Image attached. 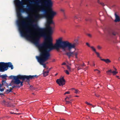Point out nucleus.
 <instances>
[{
  "instance_id": "obj_1",
  "label": "nucleus",
  "mask_w": 120,
  "mask_h": 120,
  "mask_svg": "<svg viewBox=\"0 0 120 120\" xmlns=\"http://www.w3.org/2000/svg\"><path fill=\"white\" fill-rule=\"evenodd\" d=\"M40 3V10L44 13L35 16V18L37 19L41 17H45L47 20L46 25L47 28H40L37 24H33L34 21L31 19L29 15L28 16L25 17L24 19L18 22L19 30L21 35L30 39L34 44L35 41L37 38H39V44L41 37H46L47 30L49 35L45 38L44 41L48 37H50L52 38L51 35L52 33V29L50 24L53 23L52 19L56 14V13L53 11L52 8V3L51 0Z\"/></svg>"
},
{
  "instance_id": "obj_2",
  "label": "nucleus",
  "mask_w": 120,
  "mask_h": 120,
  "mask_svg": "<svg viewBox=\"0 0 120 120\" xmlns=\"http://www.w3.org/2000/svg\"><path fill=\"white\" fill-rule=\"evenodd\" d=\"M39 40V38H37L34 42L40 52L39 56H36V57L38 62L43 65L44 68H46V66L45 64L44 63L49 59L50 56L49 52L51 51L54 49L58 50L60 48L65 50L67 48L70 50L72 49H75L78 44L77 43H72L68 41H62V38H61L56 41V43L54 45L50 37H47V40L41 44L38 43Z\"/></svg>"
},
{
  "instance_id": "obj_3",
  "label": "nucleus",
  "mask_w": 120,
  "mask_h": 120,
  "mask_svg": "<svg viewBox=\"0 0 120 120\" xmlns=\"http://www.w3.org/2000/svg\"><path fill=\"white\" fill-rule=\"evenodd\" d=\"M24 1H30V0H15L14 3L17 7L16 8L17 15L19 18L22 17L21 12H26L27 14V7L24 8V5L26 4Z\"/></svg>"
},
{
  "instance_id": "obj_4",
  "label": "nucleus",
  "mask_w": 120,
  "mask_h": 120,
  "mask_svg": "<svg viewBox=\"0 0 120 120\" xmlns=\"http://www.w3.org/2000/svg\"><path fill=\"white\" fill-rule=\"evenodd\" d=\"M8 67L11 68V70L14 68L13 65L11 63L0 62V71L1 72H2L5 71H6L8 69Z\"/></svg>"
},
{
  "instance_id": "obj_5",
  "label": "nucleus",
  "mask_w": 120,
  "mask_h": 120,
  "mask_svg": "<svg viewBox=\"0 0 120 120\" xmlns=\"http://www.w3.org/2000/svg\"><path fill=\"white\" fill-rule=\"evenodd\" d=\"M38 76L37 75H22V80L24 81L26 80V81L28 82L29 83L30 82V79H34L35 78H37Z\"/></svg>"
},
{
  "instance_id": "obj_6",
  "label": "nucleus",
  "mask_w": 120,
  "mask_h": 120,
  "mask_svg": "<svg viewBox=\"0 0 120 120\" xmlns=\"http://www.w3.org/2000/svg\"><path fill=\"white\" fill-rule=\"evenodd\" d=\"M9 78L10 79H13L14 80H12V81L14 84L15 83H17L19 81L17 80L18 79H19L22 80V75H19L16 76L11 75L9 77Z\"/></svg>"
},
{
  "instance_id": "obj_7",
  "label": "nucleus",
  "mask_w": 120,
  "mask_h": 120,
  "mask_svg": "<svg viewBox=\"0 0 120 120\" xmlns=\"http://www.w3.org/2000/svg\"><path fill=\"white\" fill-rule=\"evenodd\" d=\"M79 54L78 52H67L65 54L67 55L69 58H70L71 56L74 57V55L75 56V58H78L77 55Z\"/></svg>"
},
{
  "instance_id": "obj_8",
  "label": "nucleus",
  "mask_w": 120,
  "mask_h": 120,
  "mask_svg": "<svg viewBox=\"0 0 120 120\" xmlns=\"http://www.w3.org/2000/svg\"><path fill=\"white\" fill-rule=\"evenodd\" d=\"M56 82L57 83L59 84V86H63L65 85V81L64 77L58 79Z\"/></svg>"
},
{
  "instance_id": "obj_9",
  "label": "nucleus",
  "mask_w": 120,
  "mask_h": 120,
  "mask_svg": "<svg viewBox=\"0 0 120 120\" xmlns=\"http://www.w3.org/2000/svg\"><path fill=\"white\" fill-rule=\"evenodd\" d=\"M26 7H27V14L30 12H33L34 11L33 7L30 4L27 5Z\"/></svg>"
},
{
  "instance_id": "obj_10",
  "label": "nucleus",
  "mask_w": 120,
  "mask_h": 120,
  "mask_svg": "<svg viewBox=\"0 0 120 120\" xmlns=\"http://www.w3.org/2000/svg\"><path fill=\"white\" fill-rule=\"evenodd\" d=\"M1 104L3 105L7 106L8 107H10L9 105V103L8 102H6L4 100H1L0 101Z\"/></svg>"
},
{
  "instance_id": "obj_11",
  "label": "nucleus",
  "mask_w": 120,
  "mask_h": 120,
  "mask_svg": "<svg viewBox=\"0 0 120 120\" xmlns=\"http://www.w3.org/2000/svg\"><path fill=\"white\" fill-rule=\"evenodd\" d=\"M107 73L108 74L110 75V73H112L113 75H115L118 73V72L117 71H112L111 70H110L106 71Z\"/></svg>"
},
{
  "instance_id": "obj_12",
  "label": "nucleus",
  "mask_w": 120,
  "mask_h": 120,
  "mask_svg": "<svg viewBox=\"0 0 120 120\" xmlns=\"http://www.w3.org/2000/svg\"><path fill=\"white\" fill-rule=\"evenodd\" d=\"M115 19L114 20V21L116 22L120 21V17L117 15L116 13H115Z\"/></svg>"
},
{
  "instance_id": "obj_13",
  "label": "nucleus",
  "mask_w": 120,
  "mask_h": 120,
  "mask_svg": "<svg viewBox=\"0 0 120 120\" xmlns=\"http://www.w3.org/2000/svg\"><path fill=\"white\" fill-rule=\"evenodd\" d=\"M101 60L102 61H104L107 64H108L111 62V61L109 59H101Z\"/></svg>"
},
{
  "instance_id": "obj_14",
  "label": "nucleus",
  "mask_w": 120,
  "mask_h": 120,
  "mask_svg": "<svg viewBox=\"0 0 120 120\" xmlns=\"http://www.w3.org/2000/svg\"><path fill=\"white\" fill-rule=\"evenodd\" d=\"M19 79H17V80L19 81L17 83H14V84H17V85H18L20 83V85H21V86H22L23 85L22 83L23 82V81L22 80V81H21Z\"/></svg>"
},
{
  "instance_id": "obj_15",
  "label": "nucleus",
  "mask_w": 120,
  "mask_h": 120,
  "mask_svg": "<svg viewBox=\"0 0 120 120\" xmlns=\"http://www.w3.org/2000/svg\"><path fill=\"white\" fill-rule=\"evenodd\" d=\"M49 72V70H48L47 71H43V74L44 77H46L48 75V73Z\"/></svg>"
},
{
  "instance_id": "obj_16",
  "label": "nucleus",
  "mask_w": 120,
  "mask_h": 120,
  "mask_svg": "<svg viewBox=\"0 0 120 120\" xmlns=\"http://www.w3.org/2000/svg\"><path fill=\"white\" fill-rule=\"evenodd\" d=\"M77 66L76 67V68H77V69L78 71L79 70L82 69V68L81 67V66H80V64H76Z\"/></svg>"
},
{
  "instance_id": "obj_17",
  "label": "nucleus",
  "mask_w": 120,
  "mask_h": 120,
  "mask_svg": "<svg viewBox=\"0 0 120 120\" xmlns=\"http://www.w3.org/2000/svg\"><path fill=\"white\" fill-rule=\"evenodd\" d=\"M2 85H4L5 86H7V87L8 86V84L6 83V82L5 81H4V80H3L2 81Z\"/></svg>"
},
{
  "instance_id": "obj_18",
  "label": "nucleus",
  "mask_w": 120,
  "mask_h": 120,
  "mask_svg": "<svg viewBox=\"0 0 120 120\" xmlns=\"http://www.w3.org/2000/svg\"><path fill=\"white\" fill-rule=\"evenodd\" d=\"M7 77V75L5 74L4 75H0V77L2 78L3 79H6V77Z\"/></svg>"
},
{
  "instance_id": "obj_19",
  "label": "nucleus",
  "mask_w": 120,
  "mask_h": 120,
  "mask_svg": "<svg viewBox=\"0 0 120 120\" xmlns=\"http://www.w3.org/2000/svg\"><path fill=\"white\" fill-rule=\"evenodd\" d=\"M2 86L1 84H0V87H1V86ZM4 89L3 88H2L1 89H0V91L1 92H2L4 91ZM0 95H4V94H3L2 93H0Z\"/></svg>"
},
{
  "instance_id": "obj_20",
  "label": "nucleus",
  "mask_w": 120,
  "mask_h": 120,
  "mask_svg": "<svg viewBox=\"0 0 120 120\" xmlns=\"http://www.w3.org/2000/svg\"><path fill=\"white\" fill-rule=\"evenodd\" d=\"M98 0L97 2L98 4H100L101 5H102L103 6H105V4L103 3L102 2H100V1L99 0Z\"/></svg>"
},
{
  "instance_id": "obj_21",
  "label": "nucleus",
  "mask_w": 120,
  "mask_h": 120,
  "mask_svg": "<svg viewBox=\"0 0 120 120\" xmlns=\"http://www.w3.org/2000/svg\"><path fill=\"white\" fill-rule=\"evenodd\" d=\"M117 34V33L116 32L113 31L112 32V34L113 36H116Z\"/></svg>"
},
{
  "instance_id": "obj_22",
  "label": "nucleus",
  "mask_w": 120,
  "mask_h": 120,
  "mask_svg": "<svg viewBox=\"0 0 120 120\" xmlns=\"http://www.w3.org/2000/svg\"><path fill=\"white\" fill-rule=\"evenodd\" d=\"M90 48L92 49V50L94 51L95 52H96V50L95 48H94L93 46H91Z\"/></svg>"
},
{
  "instance_id": "obj_23",
  "label": "nucleus",
  "mask_w": 120,
  "mask_h": 120,
  "mask_svg": "<svg viewBox=\"0 0 120 120\" xmlns=\"http://www.w3.org/2000/svg\"><path fill=\"white\" fill-rule=\"evenodd\" d=\"M16 86L17 87L18 86V87H20V86H13L11 88H10V90H13V88H14L15 87H16Z\"/></svg>"
},
{
  "instance_id": "obj_24",
  "label": "nucleus",
  "mask_w": 120,
  "mask_h": 120,
  "mask_svg": "<svg viewBox=\"0 0 120 120\" xmlns=\"http://www.w3.org/2000/svg\"><path fill=\"white\" fill-rule=\"evenodd\" d=\"M67 68L69 70V71H71V67L69 66L68 65H67Z\"/></svg>"
},
{
  "instance_id": "obj_25",
  "label": "nucleus",
  "mask_w": 120,
  "mask_h": 120,
  "mask_svg": "<svg viewBox=\"0 0 120 120\" xmlns=\"http://www.w3.org/2000/svg\"><path fill=\"white\" fill-rule=\"evenodd\" d=\"M95 52L96 54L97 55V56L98 57H99L100 58H101V57L100 56L99 54V53L98 52Z\"/></svg>"
},
{
  "instance_id": "obj_26",
  "label": "nucleus",
  "mask_w": 120,
  "mask_h": 120,
  "mask_svg": "<svg viewBox=\"0 0 120 120\" xmlns=\"http://www.w3.org/2000/svg\"><path fill=\"white\" fill-rule=\"evenodd\" d=\"M11 90H10V89H9V90H7L6 91V92L7 93H9V92H11Z\"/></svg>"
},
{
  "instance_id": "obj_27",
  "label": "nucleus",
  "mask_w": 120,
  "mask_h": 120,
  "mask_svg": "<svg viewBox=\"0 0 120 120\" xmlns=\"http://www.w3.org/2000/svg\"><path fill=\"white\" fill-rule=\"evenodd\" d=\"M66 101V104H71V103L70 101H67V100H66V101Z\"/></svg>"
},
{
  "instance_id": "obj_28",
  "label": "nucleus",
  "mask_w": 120,
  "mask_h": 120,
  "mask_svg": "<svg viewBox=\"0 0 120 120\" xmlns=\"http://www.w3.org/2000/svg\"><path fill=\"white\" fill-rule=\"evenodd\" d=\"M65 72L67 75H69V72L67 70H65L64 71Z\"/></svg>"
},
{
  "instance_id": "obj_29",
  "label": "nucleus",
  "mask_w": 120,
  "mask_h": 120,
  "mask_svg": "<svg viewBox=\"0 0 120 120\" xmlns=\"http://www.w3.org/2000/svg\"><path fill=\"white\" fill-rule=\"evenodd\" d=\"M89 37L91 38L92 37V35L91 34H86Z\"/></svg>"
},
{
  "instance_id": "obj_30",
  "label": "nucleus",
  "mask_w": 120,
  "mask_h": 120,
  "mask_svg": "<svg viewBox=\"0 0 120 120\" xmlns=\"http://www.w3.org/2000/svg\"><path fill=\"white\" fill-rule=\"evenodd\" d=\"M71 97V96H70V97H66V98L65 99V101H66V100H67V99H70V97Z\"/></svg>"
},
{
  "instance_id": "obj_31",
  "label": "nucleus",
  "mask_w": 120,
  "mask_h": 120,
  "mask_svg": "<svg viewBox=\"0 0 120 120\" xmlns=\"http://www.w3.org/2000/svg\"><path fill=\"white\" fill-rule=\"evenodd\" d=\"M97 47L99 49H101L102 48V47L99 45Z\"/></svg>"
},
{
  "instance_id": "obj_32",
  "label": "nucleus",
  "mask_w": 120,
  "mask_h": 120,
  "mask_svg": "<svg viewBox=\"0 0 120 120\" xmlns=\"http://www.w3.org/2000/svg\"><path fill=\"white\" fill-rule=\"evenodd\" d=\"M70 93V92L68 91H67V92H65V93H64V95H65V94H69Z\"/></svg>"
},
{
  "instance_id": "obj_33",
  "label": "nucleus",
  "mask_w": 120,
  "mask_h": 120,
  "mask_svg": "<svg viewBox=\"0 0 120 120\" xmlns=\"http://www.w3.org/2000/svg\"><path fill=\"white\" fill-rule=\"evenodd\" d=\"M79 91L78 90L75 89V93L77 94V93H78V92Z\"/></svg>"
},
{
  "instance_id": "obj_34",
  "label": "nucleus",
  "mask_w": 120,
  "mask_h": 120,
  "mask_svg": "<svg viewBox=\"0 0 120 120\" xmlns=\"http://www.w3.org/2000/svg\"><path fill=\"white\" fill-rule=\"evenodd\" d=\"M64 10L63 9H60L61 11L63 12H64Z\"/></svg>"
},
{
  "instance_id": "obj_35",
  "label": "nucleus",
  "mask_w": 120,
  "mask_h": 120,
  "mask_svg": "<svg viewBox=\"0 0 120 120\" xmlns=\"http://www.w3.org/2000/svg\"><path fill=\"white\" fill-rule=\"evenodd\" d=\"M80 66H81V67H82V68H83V67L84 66H85L84 63H83V64H80Z\"/></svg>"
},
{
  "instance_id": "obj_36",
  "label": "nucleus",
  "mask_w": 120,
  "mask_h": 120,
  "mask_svg": "<svg viewBox=\"0 0 120 120\" xmlns=\"http://www.w3.org/2000/svg\"><path fill=\"white\" fill-rule=\"evenodd\" d=\"M86 45H87L89 47H91L90 45H89V44L88 43H86Z\"/></svg>"
},
{
  "instance_id": "obj_37",
  "label": "nucleus",
  "mask_w": 120,
  "mask_h": 120,
  "mask_svg": "<svg viewBox=\"0 0 120 120\" xmlns=\"http://www.w3.org/2000/svg\"><path fill=\"white\" fill-rule=\"evenodd\" d=\"M10 113L11 114H17V113H15L13 112H10Z\"/></svg>"
},
{
  "instance_id": "obj_38",
  "label": "nucleus",
  "mask_w": 120,
  "mask_h": 120,
  "mask_svg": "<svg viewBox=\"0 0 120 120\" xmlns=\"http://www.w3.org/2000/svg\"><path fill=\"white\" fill-rule=\"evenodd\" d=\"M64 18L65 19H67V17L66 16L65 14H64Z\"/></svg>"
},
{
  "instance_id": "obj_39",
  "label": "nucleus",
  "mask_w": 120,
  "mask_h": 120,
  "mask_svg": "<svg viewBox=\"0 0 120 120\" xmlns=\"http://www.w3.org/2000/svg\"><path fill=\"white\" fill-rule=\"evenodd\" d=\"M74 19H77V15H75V16H74Z\"/></svg>"
},
{
  "instance_id": "obj_40",
  "label": "nucleus",
  "mask_w": 120,
  "mask_h": 120,
  "mask_svg": "<svg viewBox=\"0 0 120 120\" xmlns=\"http://www.w3.org/2000/svg\"><path fill=\"white\" fill-rule=\"evenodd\" d=\"M95 95L97 97H98L99 96V95L98 94H95Z\"/></svg>"
},
{
  "instance_id": "obj_41",
  "label": "nucleus",
  "mask_w": 120,
  "mask_h": 120,
  "mask_svg": "<svg viewBox=\"0 0 120 120\" xmlns=\"http://www.w3.org/2000/svg\"><path fill=\"white\" fill-rule=\"evenodd\" d=\"M87 104V105H88L89 104H90V103L88 102L87 101H86L85 102Z\"/></svg>"
},
{
  "instance_id": "obj_42",
  "label": "nucleus",
  "mask_w": 120,
  "mask_h": 120,
  "mask_svg": "<svg viewBox=\"0 0 120 120\" xmlns=\"http://www.w3.org/2000/svg\"><path fill=\"white\" fill-rule=\"evenodd\" d=\"M116 76L117 78H118V79H120V77L116 75Z\"/></svg>"
},
{
  "instance_id": "obj_43",
  "label": "nucleus",
  "mask_w": 120,
  "mask_h": 120,
  "mask_svg": "<svg viewBox=\"0 0 120 120\" xmlns=\"http://www.w3.org/2000/svg\"><path fill=\"white\" fill-rule=\"evenodd\" d=\"M66 64V63L65 62H63V63L62 64V65H65Z\"/></svg>"
},
{
  "instance_id": "obj_44",
  "label": "nucleus",
  "mask_w": 120,
  "mask_h": 120,
  "mask_svg": "<svg viewBox=\"0 0 120 120\" xmlns=\"http://www.w3.org/2000/svg\"><path fill=\"white\" fill-rule=\"evenodd\" d=\"M101 72V71L99 70H98V72H97V73L98 74H99Z\"/></svg>"
},
{
  "instance_id": "obj_45",
  "label": "nucleus",
  "mask_w": 120,
  "mask_h": 120,
  "mask_svg": "<svg viewBox=\"0 0 120 120\" xmlns=\"http://www.w3.org/2000/svg\"><path fill=\"white\" fill-rule=\"evenodd\" d=\"M114 69V70H115L114 71H117V69L116 68H115Z\"/></svg>"
},
{
  "instance_id": "obj_46",
  "label": "nucleus",
  "mask_w": 120,
  "mask_h": 120,
  "mask_svg": "<svg viewBox=\"0 0 120 120\" xmlns=\"http://www.w3.org/2000/svg\"><path fill=\"white\" fill-rule=\"evenodd\" d=\"M71 90H75V89L74 88H72L71 89Z\"/></svg>"
},
{
  "instance_id": "obj_47",
  "label": "nucleus",
  "mask_w": 120,
  "mask_h": 120,
  "mask_svg": "<svg viewBox=\"0 0 120 120\" xmlns=\"http://www.w3.org/2000/svg\"><path fill=\"white\" fill-rule=\"evenodd\" d=\"M94 70V71H98V70L97 69H96Z\"/></svg>"
},
{
  "instance_id": "obj_48",
  "label": "nucleus",
  "mask_w": 120,
  "mask_h": 120,
  "mask_svg": "<svg viewBox=\"0 0 120 120\" xmlns=\"http://www.w3.org/2000/svg\"><path fill=\"white\" fill-rule=\"evenodd\" d=\"M55 61V59H53L52 60V62H54Z\"/></svg>"
},
{
  "instance_id": "obj_49",
  "label": "nucleus",
  "mask_w": 120,
  "mask_h": 120,
  "mask_svg": "<svg viewBox=\"0 0 120 120\" xmlns=\"http://www.w3.org/2000/svg\"><path fill=\"white\" fill-rule=\"evenodd\" d=\"M89 105H90V106H92V105L90 103V104Z\"/></svg>"
},
{
  "instance_id": "obj_50",
  "label": "nucleus",
  "mask_w": 120,
  "mask_h": 120,
  "mask_svg": "<svg viewBox=\"0 0 120 120\" xmlns=\"http://www.w3.org/2000/svg\"><path fill=\"white\" fill-rule=\"evenodd\" d=\"M58 75V73H56V74L55 75V76H56V75Z\"/></svg>"
},
{
  "instance_id": "obj_51",
  "label": "nucleus",
  "mask_w": 120,
  "mask_h": 120,
  "mask_svg": "<svg viewBox=\"0 0 120 120\" xmlns=\"http://www.w3.org/2000/svg\"><path fill=\"white\" fill-rule=\"evenodd\" d=\"M86 21H89V20L88 19H86Z\"/></svg>"
},
{
  "instance_id": "obj_52",
  "label": "nucleus",
  "mask_w": 120,
  "mask_h": 120,
  "mask_svg": "<svg viewBox=\"0 0 120 120\" xmlns=\"http://www.w3.org/2000/svg\"><path fill=\"white\" fill-rule=\"evenodd\" d=\"M75 96L77 97H79V96L77 95H76Z\"/></svg>"
},
{
  "instance_id": "obj_53",
  "label": "nucleus",
  "mask_w": 120,
  "mask_h": 120,
  "mask_svg": "<svg viewBox=\"0 0 120 120\" xmlns=\"http://www.w3.org/2000/svg\"><path fill=\"white\" fill-rule=\"evenodd\" d=\"M93 65L94 66H95V64H94V63L93 64Z\"/></svg>"
},
{
  "instance_id": "obj_54",
  "label": "nucleus",
  "mask_w": 120,
  "mask_h": 120,
  "mask_svg": "<svg viewBox=\"0 0 120 120\" xmlns=\"http://www.w3.org/2000/svg\"><path fill=\"white\" fill-rule=\"evenodd\" d=\"M51 69V68H49V70L50 71Z\"/></svg>"
},
{
  "instance_id": "obj_55",
  "label": "nucleus",
  "mask_w": 120,
  "mask_h": 120,
  "mask_svg": "<svg viewBox=\"0 0 120 120\" xmlns=\"http://www.w3.org/2000/svg\"><path fill=\"white\" fill-rule=\"evenodd\" d=\"M113 68H114V69L115 68H116L114 67H113Z\"/></svg>"
},
{
  "instance_id": "obj_56",
  "label": "nucleus",
  "mask_w": 120,
  "mask_h": 120,
  "mask_svg": "<svg viewBox=\"0 0 120 120\" xmlns=\"http://www.w3.org/2000/svg\"><path fill=\"white\" fill-rule=\"evenodd\" d=\"M92 107H94V106L93 105H92Z\"/></svg>"
},
{
  "instance_id": "obj_57",
  "label": "nucleus",
  "mask_w": 120,
  "mask_h": 120,
  "mask_svg": "<svg viewBox=\"0 0 120 120\" xmlns=\"http://www.w3.org/2000/svg\"><path fill=\"white\" fill-rule=\"evenodd\" d=\"M31 87V85L30 86V87Z\"/></svg>"
},
{
  "instance_id": "obj_58",
  "label": "nucleus",
  "mask_w": 120,
  "mask_h": 120,
  "mask_svg": "<svg viewBox=\"0 0 120 120\" xmlns=\"http://www.w3.org/2000/svg\"><path fill=\"white\" fill-rule=\"evenodd\" d=\"M89 62H88V64H89Z\"/></svg>"
},
{
  "instance_id": "obj_59",
  "label": "nucleus",
  "mask_w": 120,
  "mask_h": 120,
  "mask_svg": "<svg viewBox=\"0 0 120 120\" xmlns=\"http://www.w3.org/2000/svg\"><path fill=\"white\" fill-rule=\"evenodd\" d=\"M32 2H33V1H32Z\"/></svg>"
},
{
  "instance_id": "obj_60",
  "label": "nucleus",
  "mask_w": 120,
  "mask_h": 120,
  "mask_svg": "<svg viewBox=\"0 0 120 120\" xmlns=\"http://www.w3.org/2000/svg\"><path fill=\"white\" fill-rule=\"evenodd\" d=\"M6 117H8V116H6Z\"/></svg>"
}]
</instances>
